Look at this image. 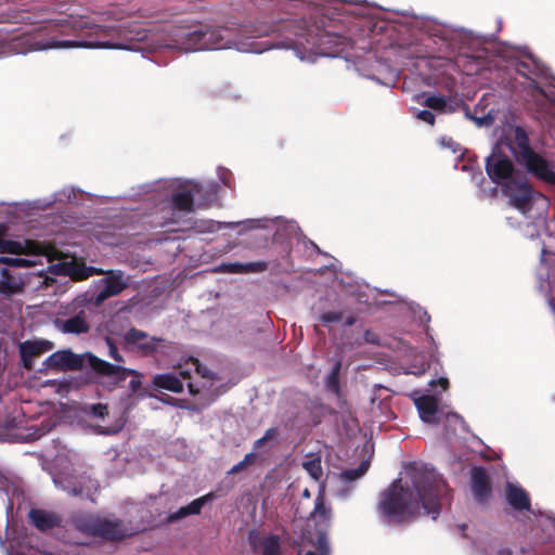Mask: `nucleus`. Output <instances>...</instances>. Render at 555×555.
<instances>
[{
	"instance_id": "f257e3e1",
	"label": "nucleus",
	"mask_w": 555,
	"mask_h": 555,
	"mask_svg": "<svg viewBox=\"0 0 555 555\" xmlns=\"http://www.w3.org/2000/svg\"><path fill=\"white\" fill-rule=\"evenodd\" d=\"M505 139L499 141L487 157L486 169L489 178L502 186L509 198L513 211L506 216L511 227L520 228L524 235L534 237L537 228L543 224V212L547 198L535 192L513 164L505 151L515 156L534 177L555 185V166H551L540 154L531 150L524 129L508 126L504 130Z\"/></svg>"
},
{
	"instance_id": "f03ea898",
	"label": "nucleus",
	"mask_w": 555,
	"mask_h": 555,
	"mask_svg": "<svg viewBox=\"0 0 555 555\" xmlns=\"http://www.w3.org/2000/svg\"><path fill=\"white\" fill-rule=\"evenodd\" d=\"M443 490L444 483L433 473L409 468L383 492L379 511L389 522H402L418 515L436 519Z\"/></svg>"
},
{
	"instance_id": "7ed1b4c3",
	"label": "nucleus",
	"mask_w": 555,
	"mask_h": 555,
	"mask_svg": "<svg viewBox=\"0 0 555 555\" xmlns=\"http://www.w3.org/2000/svg\"><path fill=\"white\" fill-rule=\"evenodd\" d=\"M228 30L223 28L202 27L185 35L182 49L185 51L235 49L245 53H260L263 49L256 48V43H238L227 38Z\"/></svg>"
},
{
	"instance_id": "20e7f679",
	"label": "nucleus",
	"mask_w": 555,
	"mask_h": 555,
	"mask_svg": "<svg viewBox=\"0 0 555 555\" xmlns=\"http://www.w3.org/2000/svg\"><path fill=\"white\" fill-rule=\"evenodd\" d=\"M322 492L323 489L320 490L310 515L315 526V532L309 531L307 535L302 537L298 555H330L331 553L325 531L331 524L332 509L325 504Z\"/></svg>"
},
{
	"instance_id": "39448f33",
	"label": "nucleus",
	"mask_w": 555,
	"mask_h": 555,
	"mask_svg": "<svg viewBox=\"0 0 555 555\" xmlns=\"http://www.w3.org/2000/svg\"><path fill=\"white\" fill-rule=\"evenodd\" d=\"M74 525L82 532L111 540L122 539L146 528L139 522H130V525L126 526L119 521H113L91 514L76 515L74 517Z\"/></svg>"
},
{
	"instance_id": "423d86ee",
	"label": "nucleus",
	"mask_w": 555,
	"mask_h": 555,
	"mask_svg": "<svg viewBox=\"0 0 555 555\" xmlns=\"http://www.w3.org/2000/svg\"><path fill=\"white\" fill-rule=\"evenodd\" d=\"M389 346L404 354H414V360L406 369V373L422 375L429 367V361L436 357L437 345L431 334L426 330L422 345L412 346L411 341L402 338H393Z\"/></svg>"
},
{
	"instance_id": "0eeeda50",
	"label": "nucleus",
	"mask_w": 555,
	"mask_h": 555,
	"mask_svg": "<svg viewBox=\"0 0 555 555\" xmlns=\"http://www.w3.org/2000/svg\"><path fill=\"white\" fill-rule=\"evenodd\" d=\"M199 185L194 182H188L184 185L177 180L159 181L156 183V190L159 197L168 198L167 204L170 206L173 216L181 212H190L193 206V198L199 192Z\"/></svg>"
},
{
	"instance_id": "6e6552de",
	"label": "nucleus",
	"mask_w": 555,
	"mask_h": 555,
	"mask_svg": "<svg viewBox=\"0 0 555 555\" xmlns=\"http://www.w3.org/2000/svg\"><path fill=\"white\" fill-rule=\"evenodd\" d=\"M0 253L9 256L0 257V264L9 267L26 268L36 266L39 258L38 246L34 242L10 241L4 237L0 229Z\"/></svg>"
},
{
	"instance_id": "1a4fd4ad",
	"label": "nucleus",
	"mask_w": 555,
	"mask_h": 555,
	"mask_svg": "<svg viewBox=\"0 0 555 555\" xmlns=\"http://www.w3.org/2000/svg\"><path fill=\"white\" fill-rule=\"evenodd\" d=\"M77 304L66 308L65 312H61V317L53 320L54 327L63 334L80 335L88 333L90 330V322L88 313L81 309L76 311Z\"/></svg>"
},
{
	"instance_id": "9d476101",
	"label": "nucleus",
	"mask_w": 555,
	"mask_h": 555,
	"mask_svg": "<svg viewBox=\"0 0 555 555\" xmlns=\"http://www.w3.org/2000/svg\"><path fill=\"white\" fill-rule=\"evenodd\" d=\"M55 486L72 495H85L93 501V495L98 491V482L88 476H74L59 474L54 476Z\"/></svg>"
},
{
	"instance_id": "9b49d317",
	"label": "nucleus",
	"mask_w": 555,
	"mask_h": 555,
	"mask_svg": "<svg viewBox=\"0 0 555 555\" xmlns=\"http://www.w3.org/2000/svg\"><path fill=\"white\" fill-rule=\"evenodd\" d=\"M72 48H88V49H129L120 43L105 42H87L76 40H51L46 43L35 42L30 46L29 50H47V49H72Z\"/></svg>"
},
{
	"instance_id": "f8f14e48",
	"label": "nucleus",
	"mask_w": 555,
	"mask_h": 555,
	"mask_svg": "<svg viewBox=\"0 0 555 555\" xmlns=\"http://www.w3.org/2000/svg\"><path fill=\"white\" fill-rule=\"evenodd\" d=\"M111 333L120 336L126 345L132 349L140 350L144 354L153 352L158 341L155 337H150L145 333L134 328H130L125 333L119 331H111Z\"/></svg>"
},
{
	"instance_id": "ddd939ff",
	"label": "nucleus",
	"mask_w": 555,
	"mask_h": 555,
	"mask_svg": "<svg viewBox=\"0 0 555 555\" xmlns=\"http://www.w3.org/2000/svg\"><path fill=\"white\" fill-rule=\"evenodd\" d=\"M177 371L183 379L188 380V387L191 393L199 392V388L191 380L193 374L202 378H208L210 380L214 379L212 374H210L206 367L202 366L197 359L192 357L181 361L177 365Z\"/></svg>"
},
{
	"instance_id": "4468645a",
	"label": "nucleus",
	"mask_w": 555,
	"mask_h": 555,
	"mask_svg": "<svg viewBox=\"0 0 555 555\" xmlns=\"http://www.w3.org/2000/svg\"><path fill=\"white\" fill-rule=\"evenodd\" d=\"M102 289L96 295V301L101 302L108 297L118 295L127 285L124 274L120 271L111 272L100 281Z\"/></svg>"
},
{
	"instance_id": "2eb2a0df",
	"label": "nucleus",
	"mask_w": 555,
	"mask_h": 555,
	"mask_svg": "<svg viewBox=\"0 0 555 555\" xmlns=\"http://www.w3.org/2000/svg\"><path fill=\"white\" fill-rule=\"evenodd\" d=\"M421 420L424 423L436 424L439 422L438 399L435 396L423 395L414 398Z\"/></svg>"
},
{
	"instance_id": "dca6fc26",
	"label": "nucleus",
	"mask_w": 555,
	"mask_h": 555,
	"mask_svg": "<svg viewBox=\"0 0 555 555\" xmlns=\"http://www.w3.org/2000/svg\"><path fill=\"white\" fill-rule=\"evenodd\" d=\"M47 366L57 370H74L82 366L83 360L70 350H62L52 353L46 361Z\"/></svg>"
},
{
	"instance_id": "f3484780",
	"label": "nucleus",
	"mask_w": 555,
	"mask_h": 555,
	"mask_svg": "<svg viewBox=\"0 0 555 555\" xmlns=\"http://www.w3.org/2000/svg\"><path fill=\"white\" fill-rule=\"evenodd\" d=\"M89 362L99 373L113 377L116 382L126 379L129 374H135L132 370H128L118 364H111L91 354L89 356Z\"/></svg>"
},
{
	"instance_id": "a211bd4d",
	"label": "nucleus",
	"mask_w": 555,
	"mask_h": 555,
	"mask_svg": "<svg viewBox=\"0 0 555 555\" xmlns=\"http://www.w3.org/2000/svg\"><path fill=\"white\" fill-rule=\"evenodd\" d=\"M472 489L475 499L480 503L486 502L490 496L491 490L488 476L480 467H475L472 470Z\"/></svg>"
},
{
	"instance_id": "6ab92c4d",
	"label": "nucleus",
	"mask_w": 555,
	"mask_h": 555,
	"mask_svg": "<svg viewBox=\"0 0 555 555\" xmlns=\"http://www.w3.org/2000/svg\"><path fill=\"white\" fill-rule=\"evenodd\" d=\"M52 349L53 344L43 339L27 340L20 345V352L25 365H28V362L33 357L48 352Z\"/></svg>"
},
{
	"instance_id": "aec40b11",
	"label": "nucleus",
	"mask_w": 555,
	"mask_h": 555,
	"mask_svg": "<svg viewBox=\"0 0 555 555\" xmlns=\"http://www.w3.org/2000/svg\"><path fill=\"white\" fill-rule=\"evenodd\" d=\"M506 500L508 504L517 511H529L530 508V499L528 493L516 483H507Z\"/></svg>"
},
{
	"instance_id": "412c9836",
	"label": "nucleus",
	"mask_w": 555,
	"mask_h": 555,
	"mask_svg": "<svg viewBox=\"0 0 555 555\" xmlns=\"http://www.w3.org/2000/svg\"><path fill=\"white\" fill-rule=\"evenodd\" d=\"M214 498H215L214 493H208V494H205V495H203V496H201L198 499H195L194 501H192L186 506H183V507L179 508V511L177 513L171 514L168 517V520L169 521H173V520L180 519L182 517H185L188 515H196V514H198L201 512L203 506L207 502L212 501Z\"/></svg>"
},
{
	"instance_id": "4be33fe9",
	"label": "nucleus",
	"mask_w": 555,
	"mask_h": 555,
	"mask_svg": "<svg viewBox=\"0 0 555 555\" xmlns=\"http://www.w3.org/2000/svg\"><path fill=\"white\" fill-rule=\"evenodd\" d=\"M23 288L20 278L13 276L8 269L0 270V293L5 296L17 294Z\"/></svg>"
},
{
	"instance_id": "5701e85b",
	"label": "nucleus",
	"mask_w": 555,
	"mask_h": 555,
	"mask_svg": "<svg viewBox=\"0 0 555 555\" xmlns=\"http://www.w3.org/2000/svg\"><path fill=\"white\" fill-rule=\"evenodd\" d=\"M255 550L260 555H281L280 539L276 535H266L253 542Z\"/></svg>"
},
{
	"instance_id": "b1692460",
	"label": "nucleus",
	"mask_w": 555,
	"mask_h": 555,
	"mask_svg": "<svg viewBox=\"0 0 555 555\" xmlns=\"http://www.w3.org/2000/svg\"><path fill=\"white\" fill-rule=\"evenodd\" d=\"M153 385L158 389H165L172 392H180L183 389V383L173 373L157 374L153 377Z\"/></svg>"
},
{
	"instance_id": "393cba45",
	"label": "nucleus",
	"mask_w": 555,
	"mask_h": 555,
	"mask_svg": "<svg viewBox=\"0 0 555 555\" xmlns=\"http://www.w3.org/2000/svg\"><path fill=\"white\" fill-rule=\"evenodd\" d=\"M31 522L40 530H47L56 526L60 521L59 517L50 512L41 509H31L29 512Z\"/></svg>"
},
{
	"instance_id": "a878e982",
	"label": "nucleus",
	"mask_w": 555,
	"mask_h": 555,
	"mask_svg": "<svg viewBox=\"0 0 555 555\" xmlns=\"http://www.w3.org/2000/svg\"><path fill=\"white\" fill-rule=\"evenodd\" d=\"M62 271L64 274H67L74 279L82 280L95 272V269L92 267H86L85 264L78 263L75 260H70L62 262Z\"/></svg>"
},
{
	"instance_id": "bb28decb",
	"label": "nucleus",
	"mask_w": 555,
	"mask_h": 555,
	"mask_svg": "<svg viewBox=\"0 0 555 555\" xmlns=\"http://www.w3.org/2000/svg\"><path fill=\"white\" fill-rule=\"evenodd\" d=\"M244 222H228V223H221L214 220H201L196 222L195 230L198 233H215L219 231L222 228H231L234 229Z\"/></svg>"
},
{
	"instance_id": "cd10ccee",
	"label": "nucleus",
	"mask_w": 555,
	"mask_h": 555,
	"mask_svg": "<svg viewBox=\"0 0 555 555\" xmlns=\"http://www.w3.org/2000/svg\"><path fill=\"white\" fill-rule=\"evenodd\" d=\"M369 462L363 461L358 468L354 469H346L340 474V481L344 485H347L351 481H354L359 478H361L369 469Z\"/></svg>"
},
{
	"instance_id": "c85d7f7f",
	"label": "nucleus",
	"mask_w": 555,
	"mask_h": 555,
	"mask_svg": "<svg viewBox=\"0 0 555 555\" xmlns=\"http://www.w3.org/2000/svg\"><path fill=\"white\" fill-rule=\"evenodd\" d=\"M319 319L326 325L337 322H344L346 325H352L354 323V318L352 315L344 318L343 313L335 311L324 312L320 315Z\"/></svg>"
},
{
	"instance_id": "c756f323",
	"label": "nucleus",
	"mask_w": 555,
	"mask_h": 555,
	"mask_svg": "<svg viewBox=\"0 0 555 555\" xmlns=\"http://www.w3.org/2000/svg\"><path fill=\"white\" fill-rule=\"evenodd\" d=\"M117 322H118V319L112 320L109 326L107 327V332H108L109 336L106 337V344H107V347H108L109 356L116 362H121L122 358L118 353L117 347L115 345V338H114L115 335L111 333V331H117L115 328V325H116ZM116 337H118V336L116 335Z\"/></svg>"
},
{
	"instance_id": "7c9ffc66",
	"label": "nucleus",
	"mask_w": 555,
	"mask_h": 555,
	"mask_svg": "<svg viewBox=\"0 0 555 555\" xmlns=\"http://www.w3.org/2000/svg\"><path fill=\"white\" fill-rule=\"evenodd\" d=\"M57 25L67 26L74 31H79L89 27V23L83 17L69 16L66 18L57 20Z\"/></svg>"
},
{
	"instance_id": "2f4dec72",
	"label": "nucleus",
	"mask_w": 555,
	"mask_h": 555,
	"mask_svg": "<svg viewBox=\"0 0 555 555\" xmlns=\"http://www.w3.org/2000/svg\"><path fill=\"white\" fill-rule=\"evenodd\" d=\"M302 467L314 480H319L322 476L323 470L320 457H311L305 461Z\"/></svg>"
},
{
	"instance_id": "473e14b6",
	"label": "nucleus",
	"mask_w": 555,
	"mask_h": 555,
	"mask_svg": "<svg viewBox=\"0 0 555 555\" xmlns=\"http://www.w3.org/2000/svg\"><path fill=\"white\" fill-rule=\"evenodd\" d=\"M541 261L542 266H544L547 270V278L555 280V253H552L546 248H543Z\"/></svg>"
},
{
	"instance_id": "72a5a7b5",
	"label": "nucleus",
	"mask_w": 555,
	"mask_h": 555,
	"mask_svg": "<svg viewBox=\"0 0 555 555\" xmlns=\"http://www.w3.org/2000/svg\"><path fill=\"white\" fill-rule=\"evenodd\" d=\"M493 108L488 109L487 112H482L481 115H470L466 113V116L475 121L478 127H488L494 121V113Z\"/></svg>"
},
{
	"instance_id": "f704fd0d",
	"label": "nucleus",
	"mask_w": 555,
	"mask_h": 555,
	"mask_svg": "<svg viewBox=\"0 0 555 555\" xmlns=\"http://www.w3.org/2000/svg\"><path fill=\"white\" fill-rule=\"evenodd\" d=\"M424 104L433 109L444 111L448 103L442 96L431 95L426 98Z\"/></svg>"
},
{
	"instance_id": "c9c22d12",
	"label": "nucleus",
	"mask_w": 555,
	"mask_h": 555,
	"mask_svg": "<svg viewBox=\"0 0 555 555\" xmlns=\"http://www.w3.org/2000/svg\"><path fill=\"white\" fill-rule=\"evenodd\" d=\"M328 38H330L328 35L319 36L317 34H314L313 29H308V34H307V37H306V42H307V44H309L311 47H318L319 48L324 42H327Z\"/></svg>"
},
{
	"instance_id": "e433bc0d",
	"label": "nucleus",
	"mask_w": 555,
	"mask_h": 555,
	"mask_svg": "<svg viewBox=\"0 0 555 555\" xmlns=\"http://www.w3.org/2000/svg\"><path fill=\"white\" fill-rule=\"evenodd\" d=\"M121 427H122V422L118 421L114 425H111V426L94 425L93 431L95 434H101V435H111V434H115V433L119 431L121 429Z\"/></svg>"
},
{
	"instance_id": "4c0bfd02",
	"label": "nucleus",
	"mask_w": 555,
	"mask_h": 555,
	"mask_svg": "<svg viewBox=\"0 0 555 555\" xmlns=\"http://www.w3.org/2000/svg\"><path fill=\"white\" fill-rule=\"evenodd\" d=\"M340 367V363H337L335 367L333 369L332 373L328 375L326 385L327 387L334 391L337 392L338 390V371Z\"/></svg>"
},
{
	"instance_id": "58836bf2",
	"label": "nucleus",
	"mask_w": 555,
	"mask_h": 555,
	"mask_svg": "<svg viewBox=\"0 0 555 555\" xmlns=\"http://www.w3.org/2000/svg\"><path fill=\"white\" fill-rule=\"evenodd\" d=\"M255 460V454L251 452V453H247L244 459L237 463L236 465H234L230 473L231 474H235V473H238L240 470L244 469L247 465L251 464Z\"/></svg>"
},
{
	"instance_id": "ea45409f",
	"label": "nucleus",
	"mask_w": 555,
	"mask_h": 555,
	"mask_svg": "<svg viewBox=\"0 0 555 555\" xmlns=\"http://www.w3.org/2000/svg\"><path fill=\"white\" fill-rule=\"evenodd\" d=\"M107 414V408L104 404H93L90 408V415L94 418H104V416Z\"/></svg>"
},
{
	"instance_id": "a19ab883",
	"label": "nucleus",
	"mask_w": 555,
	"mask_h": 555,
	"mask_svg": "<svg viewBox=\"0 0 555 555\" xmlns=\"http://www.w3.org/2000/svg\"><path fill=\"white\" fill-rule=\"evenodd\" d=\"M220 269L230 273H244V263L232 262L220 266Z\"/></svg>"
},
{
	"instance_id": "79ce46f5",
	"label": "nucleus",
	"mask_w": 555,
	"mask_h": 555,
	"mask_svg": "<svg viewBox=\"0 0 555 555\" xmlns=\"http://www.w3.org/2000/svg\"><path fill=\"white\" fill-rule=\"evenodd\" d=\"M267 269V264L262 261L244 263V273L261 272Z\"/></svg>"
},
{
	"instance_id": "37998d69",
	"label": "nucleus",
	"mask_w": 555,
	"mask_h": 555,
	"mask_svg": "<svg viewBox=\"0 0 555 555\" xmlns=\"http://www.w3.org/2000/svg\"><path fill=\"white\" fill-rule=\"evenodd\" d=\"M416 117L420 120H422L426 124H429V125H434V122H435V115L431 112L426 111V109L418 111L416 114Z\"/></svg>"
},
{
	"instance_id": "c03bdc74",
	"label": "nucleus",
	"mask_w": 555,
	"mask_h": 555,
	"mask_svg": "<svg viewBox=\"0 0 555 555\" xmlns=\"http://www.w3.org/2000/svg\"><path fill=\"white\" fill-rule=\"evenodd\" d=\"M483 555H512L508 548L491 546L489 547Z\"/></svg>"
},
{
	"instance_id": "a18cd8bd",
	"label": "nucleus",
	"mask_w": 555,
	"mask_h": 555,
	"mask_svg": "<svg viewBox=\"0 0 555 555\" xmlns=\"http://www.w3.org/2000/svg\"><path fill=\"white\" fill-rule=\"evenodd\" d=\"M276 435V430L274 428H270L266 431L264 436L259 438L258 440L255 441V449H259L260 446L268 439L274 437Z\"/></svg>"
},
{
	"instance_id": "49530a36",
	"label": "nucleus",
	"mask_w": 555,
	"mask_h": 555,
	"mask_svg": "<svg viewBox=\"0 0 555 555\" xmlns=\"http://www.w3.org/2000/svg\"><path fill=\"white\" fill-rule=\"evenodd\" d=\"M276 435V430L274 428H270L266 431L264 436L259 438L258 440L255 441V449H259L260 446L268 439L274 437Z\"/></svg>"
},
{
	"instance_id": "de8ad7c7",
	"label": "nucleus",
	"mask_w": 555,
	"mask_h": 555,
	"mask_svg": "<svg viewBox=\"0 0 555 555\" xmlns=\"http://www.w3.org/2000/svg\"><path fill=\"white\" fill-rule=\"evenodd\" d=\"M327 55V53L323 52V51H314L313 54H309L307 56L302 55L300 52H297V56L301 60V61H307V62H314L315 61V56L317 55Z\"/></svg>"
},
{
	"instance_id": "09e8293b",
	"label": "nucleus",
	"mask_w": 555,
	"mask_h": 555,
	"mask_svg": "<svg viewBox=\"0 0 555 555\" xmlns=\"http://www.w3.org/2000/svg\"><path fill=\"white\" fill-rule=\"evenodd\" d=\"M436 384H437V385H439V386H441V388H442L443 390H447V389H448V387H449V380H448V378H447V377H440V378H439V379H437V380H431V382H430V386H434V385H436Z\"/></svg>"
},
{
	"instance_id": "8fccbe9b",
	"label": "nucleus",
	"mask_w": 555,
	"mask_h": 555,
	"mask_svg": "<svg viewBox=\"0 0 555 555\" xmlns=\"http://www.w3.org/2000/svg\"><path fill=\"white\" fill-rule=\"evenodd\" d=\"M534 88H535L537 92H538L540 95H542V96H544V98L548 99L552 103H554V104H555V94H553L552 92H545L544 90L540 89V88H539V87H537L535 85H534Z\"/></svg>"
},
{
	"instance_id": "3c124183",
	"label": "nucleus",
	"mask_w": 555,
	"mask_h": 555,
	"mask_svg": "<svg viewBox=\"0 0 555 555\" xmlns=\"http://www.w3.org/2000/svg\"><path fill=\"white\" fill-rule=\"evenodd\" d=\"M257 222H258V221H256V220H249V221H247L246 223H248V224H249V227H248V228H256V227H259L258 224H256Z\"/></svg>"
},
{
	"instance_id": "603ef678",
	"label": "nucleus",
	"mask_w": 555,
	"mask_h": 555,
	"mask_svg": "<svg viewBox=\"0 0 555 555\" xmlns=\"http://www.w3.org/2000/svg\"><path fill=\"white\" fill-rule=\"evenodd\" d=\"M100 240H101L102 242H104L105 244H108V245H113V244H115V242H113V241H111V240H108V238H106V237H101Z\"/></svg>"
},
{
	"instance_id": "864d4df0",
	"label": "nucleus",
	"mask_w": 555,
	"mask_h": 555,
	"mask_svg": "<svg viewBox=\"0 0 555 555\" xmlns=\"http://www.w3.org/2000/svg\"><path fill=\"white\" fill-rule=\"evenodd\" d=\"M337 495H338V496H340V498H343V499H345V498H347V496H348V492H347V491H339V492L337 493Z\"/></svg>"
},
{
	"instance_id": "5fc2aeb1",
	"label": "nucleus",
	"mask_w": 555,
	"mask_h": 555,
	"mask_svg": "<svg viewBox=\"0 0 555 555\" xmlns=\"http://www.w3.org/2000/svg\"><path fill=\"white\" fill-rule=\"evenodd\" d=\"M423 318H424V320H423V319H421V322H428L429 317L427 315V313H426V312H423Z\"/></svg>"
},
{
	"instance_id": "6e6d98bb",
	"label": "nucleus",
	"mask_w": 555,
	"mask_h": 555,
	"mask_svg": "<svg viewBox=\"0 0 555 555\" xmlns=\"http://www.w3.org/2000/svg\"><path fill=\"white\" fill-rule=\"evenodd\" d=\"M302 495H304L305 498H310V492H309V490H308V489H305V490H304V492H302Z\"/></svg>"
},
{
	"instance_id": "4d7b16f0",
	"label": "nucleus",
	"mask_w": 555,
	"mask_h": 555,
	"mask_svg": "<svg viewBox=\"0 0 555 555\" xmlns=\"http://www.w3.org/2000/svg\"><path fill=\"white\" fill-rule=\"evenodd\" d=\"M450 417L455 418L457 421H461L460 416L457 414H451Z\"/></svg>"
},
{
	"instance_id": "13d9d810",
	"label": "nucleus",
	"mask_w": 555,
	"mask_h": 555,
	"mask_svg": "<svg viewBox=\"0 0 555 555\" xmlns=\"http://www.w3.org/2000/svg\"><path fill=\"white\" fill-rule=\"evenodd\" d=\"M296 44H298V46H304V42H302L300 39H298V40L296 41Z\"/></svg>"
},
{
	"instance_id": "bf43d9fd",
	"label": "nucleus",
	"mask_w": 555,
	"mask_h": 555,
	"mask_svg": "<svg viewBox=\"0 0 555 555\" xmlns=\"http://www.w3.org/2000/svg\"><path fill=\"white\" fill-rule=\"evenodd\" d=\"M131 385H132L133 388L137 387V383H134L133 380L131 382Z\"/></svg>"
},
{
	"instance_id": "052dcab7",
	"label": "nucleus",
	"mask_w": 555,
	"mask_h": 555,
	"mask_svg": "<svg viewBox=\"0 0 555 555\" xmlns=\"http://www.w3.org/2000/svg\"><path fill=\"white\" fill-rule=\"evenodd\" d=\"M4 53H5V51L1 48L0 49V54H4Z\"/></svg>"
},
{
	"instance_id": "680f3d73",
	"label": "nucleus",
	"mask_w": 555,
	"mask_h": 555,
	"mask_svg": "<svg viewBox=\"0 0 555 555\" xmlns=\"http://www.w3.org/2000/svg\"><path fill=\"white\" fill-rule=\"evenodd\" d=\"M201 387H202V388H206V383H203V384L201 385Z\"/></svg>"
},
{
	"instance_id": "e2e57ef3",
	"label": "nucleus",
	"mask_w": 555,
	"mask_h": 555,
	"mask_svg": "<svg viewBox=\"0 0 555 555\" xmlns=\"http://www.w3.org/2000/svg\"><path fill=\"white\" fill-rule=\"evenodd\" d=\"M496 193V189H492V194H495Z\"/></svg>"
},
{
	"instance_id": "0e129e2a",
	"label": "nucleus",
	"mask_w": 555,
	"mask_h": 555,
	"mask_svg": "<svg viewBox=\"0 0 555 555\" xmlns=\"http://www.w3.org/2000/svg\"><path fill=\"white\" fill-rule=\"evenodd\" d=\"M366 340L374 341L373 339H371V338L369 337V335L366 336Z\"/></svg>"
},
{
	"instance_id": "69168bd1",
	"label": "nucleus",
	"mask_w": 555,
	"mask_h": 555,
	"mask_svg": "<svg viewBox=\"0 0 555 555\" xmlns=\"http://www.w3.org/2000/svg\"><path fill=\"white\" fill-rule=\"evenodd\" d=\"M480 106H481V103H478V104H477V108H476V111H477Z\"/></svg>"
},
{
	"instance_id": "338daca9",
	"label": "nucleus",
	"mask_w": 555,
	"mask_h": 555,
	"mask_svg": "<svg viewBox=\"0 0 555 555\" xmlns=\"http://www.w3.org/2000/svg\"><path fill=\"white\" fill-rule=\"evenodd\" d=\"M480 106H481V103H478V104H477V108H476V111H477Z\"/></svg>"
}]
</instances>
